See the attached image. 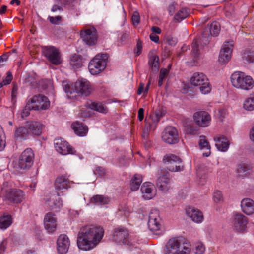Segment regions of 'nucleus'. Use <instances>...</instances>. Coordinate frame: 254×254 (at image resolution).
<instances>
[{"label":"nucleus","mask_w":254,"mask_h":254,"mask_svg":"<svg viewBox=\"0 0 254 254\" xmlns=\"http://www.w3.org/2000/svg\"><path fill=\"white\" fill-rule=\"evenodd\" d=\"M104 235L103 228L91 225L84 227L79 233L77 244L78 248L82 250H90L100 242Z\"/></svg>","instance_id":"obj_1"},{"label":"nucleus","mask_w":254,"mask_h":254,"mask_svg":"<svg viewBox=\"0 0 254 254\" xmlns=\"http://www.w3.org/2000/svg\"><path fill=\"white\" fill-rule=\"evenodd\" d=\"M63 87L69 98H73L71 95L74 93L81 96H88L92 91L90 82L85 79H79L76 81L74 86L67 81H63Z\"/></svg>","instance_id":"obj_2"},{"label":"nucleus","mask_w":254,"mask_h":254,"mask_svg":"<svg viewBox=\"0 0 254 254\" xmlns=\"http://www.w3.org/2000/svg\"><path fill=\"white\" fill-rule=\"evenodd\" d=\"M183 237L170 239L165 247V254H190V248L187 244Z\"/></svg>","instance_id":"obj_3"},{"label":"nucleus","mask_w":254,"mask_h":254,"mask_svg":"<svg viewBox=\"0 0 254 254\" xmlns=\"http://www.w3.org/2000/svg\"><path fill=\"white\" fill-rule=\"evenodd\" d=\"M232 85L235 88L245 90L251 89L254 86V81L250 76H245L242 72H235L231 76Z\"/></svg>","instance_id":"obj_4"},{"label":"nucleus","mask_w":254,"mask_h":254,"mask_svg":"<svg viewBox=\"0 0 254 254\" xmlns=\"http://www.w3.org/2000/svg\"><path fill=\"white\" fill-rule=\"evenodd\" d=\"M34 154L31 148L25 149L20 155L19 159L14 163V167L18 171L27 170L33 165Z\"/></svg>","instance_id":"obj_5"},{"label":"nucleus","mask_w":254,"mask_h":254,"mask_svg":"<svg viewBox=\"0 0 254 254\" xmlns=\"http://www.w3.org/2000/svg\"><path fill=\"white\" fill-rule=\"evenodd\" d=\"M108 54H101L96 55L89 63L88 69L92 75L100 73L106 67Z\"/></svg>","instance_id":"obj_6"},{"label":"nucleus","mask_w":254,"mask_h":254,"mask_svg":"<svg viewBox=\"0 0 254 254\" xmlns=\"http://www.w3.org/2000/svg\"><path fill=\"white\" fill-rule=\"evenodd\" d=\"M191 83L199 86L200 92L204 94L210 92L211 87L206 76L202 72H195L191 78Z\"/></svg>","instance_id":"obj_7"},{"label":"nucleus","mask_w":254,"mask_h":254,"mask_svg":"<svg viewBox=\"0 0 254 254\" xmlns=\"http://www.w3.org/2000/svg\"><path fill=\"white\" fill-rule=\"evenodd\" d=\"M220 31V25L216 21L205 27L201 34L200 43L202 46L207 45L210 41L211 36H217Z\"/></svg>","instance_id":"obj_8"},{"label":"nucleus","mask_w":254,"mask_h":254,"mask_svg":"<svg viewBox=\"0 0 254 254\" xmlns=\"http://www.w3.org/2000/svg\"><path fill=\"white\" fill-rule=\"evenodd\" d=\"M163 162L167 169L171 172L181 171L184 169L182 159L175 155H166L163 157Z\"/></svg>","instance_id":"obj_9"},{"label":"nucleus","mask_w":254,"mask_h":254,"mask_svg":"<svg viewBox=\"0 0 254 254\" xmlns=\"http://www.w3.org/2000/svg\"><path fill=\"white\" fill-rule=\"evenodd\" d=\"M43 53L47 59L55 65H59L62 63L60 52L54 46H43Z\"/></svg>","instance_id":"obj_10"},{"label":"nucleus","mask_w":254,"mask_h":254,"mask_svg":"<svg viewBox=\"0 0 254 254\" xmlns=\"http://www.w3.org/2000/svg\"><path fill=\"white\" fill-rule=\"evenodd\" d=\"M163 140L169 144H174L179 141L177 129L172 126L167 127L162 133Z\"/></svg>","instance_id":"obj_11"},{"label":"nucleus","mask_w":254,"mask_h":254,"mask_svg":"<svg viewBox=\"0 0 254 254\" xmlns=\"http://www.w3.org/2000/svg\"><path fill=\"white\" fill-rule=\"evenodd\" d=\"M158 173L159 176L156 182V186L160 190L166 192L171 189L170 174L164 169H161Z\"/></svg>","instance_id":"obj_12"},{"label":"nucleus","mask_w":254,"mask_h":254,"mask_svg":"<svg viewBox=\"0 0 254 254\" xmlns=\"http://www.w3.org/2000/svg\"><path fill=\"white\" fill-rule=\"evenodd\" d=\"M233 41H225L220 51L218 61L222 64L228 63L231 59Z\"/></svg>","instance_id":"obj_13"},{"label":"nucleus","mask_w":254,"mask_h":254,"mask_svg":"<svg viewBox=\"0 0 254 254\" xmlns=\"http://www.w3.org/2000/svg\"><path fill=\"white\" fill-rule=\"evenodd\" d=\"M29 101L34 110H46L50 106L48 98L41 94L34 96Z\"/></svg>","instance_id":"obj_14"},{"label":"nucleus","mask_w":254,"mask_h":254,"mask_svg":"<svg viewBox=\"0 0 254 254\" xmlns=\"http://www.w3.org/2000/svg\"><path fill=\"white\" fill-rule=\"evenodd\" d=\"M54 146L56 151L62 155L74 153L73 149L68 143L61 138L55 139Z\"/></svg>","instance_id":"obj_15"},{"label":"nucleus","mask_w":254,"mask_h":254,"mask_svg":"<svg viewBox=\"0 0 254 254\" xmlns=\"http://www.w3.org/2000/svg\"><path fill=\"white\" fill-rule=\"evenodd\" d=\"M193 119L197 125L200 127H205L209 124L211 117L207 112L201 111L196 112L194 114Z\"/></svg>","instance_id":"obj_16"},{"label":"nucleus","mask_w":254,"mask_h":254,"mask_svg":"<svg viewBox=\"0 0 254 254\" xmlns=\"http://www.w3.org/2000/svg\"><path fill=\"white\" fill-rule=\"evenodd\" d=\"M158 214V211L156 210H152L149 214L148 226L153 232L159 230L161 227Z\"/></svg>","instance_id":"obj_17"},{"label":"nucleus","mask_w":254,"mask_h":254,"mask_svg":"<svg viewBox=\"0 0 254 254\" xmlns=\"http://www.w3.org/2000/svg\"><path fill=\"white\" fill-rule=\"evenodd\" d=\"M128 236L127 230L122 228L116 229L113 234L114 240L120 244H128Z\"/></svg>","instance_id":"obj_18"},{"label":"nucleus","mask_w":254,"mask_h":254,"mask_svg":"<svg viewBox=\"0 0 254 254\" xmlns=\"http://www.w3.org/2000/svg\"><path fill=\"white\" fill-rule=\"evenodd\" d=\"M57 251L60 254H66L70 246V241L68 237L65 234H61L57 240Z\"/></svg>","instance_id":"obj_19"},{"label":"nucleus","mask_w":254,"mask_h":254,"mask_svg":"<svg viewBox=\"0 0 254 254\" xmlns=\"http://www.w3.org/2000/svg\"><path fill=\"white\" fill-rule=\"evenodd\" d=\"M24 198V193L22 190L13 189L7 192L6 198L11 202L15 203H21Z\"/></svg>","instance_id":"obj_20"},{"label":"nucleus","mask_w":254,"mask_h":254,"mask_svg":"<svg viewBox=\"0 0 254 254\" xmlns=\"http://www.w3.org/2000/svg\"><path fill=\"white\" fill-rule=\"evenodd\" d=\"M80 35L83 41L89 46L94 45L97 41L96 32L94 29L81 31Z\"/></svg>","instance_id":"obj_21"},{"label":"nucleus","mask_w":254,"mask_h":254,"mask_svg":"<svg viewBox=\"0 0 254 254\" xmlns=\"http://www.w3.org/2000/svg\"><path fill=\"white\" fill-rule=\"evenodd\" d=\"M44 224L45 229L48 233H53L57 227V219L51 212L48 213L44 217Z\"/></svg>","instance_id":"obj_22"},{"label":"nucleus","mask_w":254,"mask_h":254,"mask_svg":"<svg viewBox=\"0 0 254 254\" xmlns=\"http://www.w3.org/2000/svg\"><path fill=\"white\" fill-rule=\"evenodd\" d=\"M70 181L65 176H60L56 178L54 187L57 191L63 192L70 188Z\"/></svg>","instance_id":"obj_23"},{"label":"nucleus","mask_w":254,"mask_h":254,"mask_svg":"<svg viewBox=\"0 0 254 254\" xmlns=\"http://www.w3.org/2000/svg\"><path fill=\"white\" fill-rule=\"evenodd\" d=\"M57 195L52 196L46 201V204L49 207L50 209L56 212L59 211L62 206V201L59 197V192H57Z\"/></svg>","instance_id":"obj_24"},{"label":"nucleus","mask_w":254,"mask_h":254,"mask_svg":"<svg viewBox=\"0 0 254 254\" xmlns=\"http://www.w3.org/2000/svg\"><path fill=\"white\" fill-rule=\"evenodd\" d=\"M247 224V217L242 214H237L234 218V226L238 232L244 231Z\"/></svg>","instance_id":"obj_25"},{"label":"nucleus","mask_w":254,"mask_h":254,"mask_svg":"<svg viewBox=\"0 0 254 254\" xmlns=\"http://www.w3.org/2000/svg\"><path fill=\"white\" fill-rule=\"evenodd\" d=\"M25 126H27L32 134L34 135L39 136L42 132L44 125L37 121H29L26 122Z\"/></svg>","instance_id":"obj_26"},{"label":"nucleus","mask_w":254,"mask_h":254,"mask_svg":"<svg viewBox=\"0 0 254 254\" xmlns=\"http://www.w3.org/2000/svg\"><path fill=\"white\" fill-rule=\"evenodd\" d=\"M241 208L244 213L251 215L254 213V201L248 198L243 199L241 201Z\"/></svg>","instance_id":"obj_27"},{"label":"nucleus","mask_w":254,"mask_h":254,"mask_svg":"<svg viewBox=\"0 0 254 254\" xmlns=\"http://www.w3.org/2000/svg\"><path fill=\"white\" fill-rule=\"evenodd\" d=\"M186 214L192 220L196 223H199L202 221L203 216L201 212L198 209L194 208L189 207L186 209Z\"/></svg>","instance_id":"obj_28"},{"label":"nucleus","mask_w":254,"mask_h":254,"mask_svg":"<svg viewBox=\"0 0 254 254\" xmlns=\"http://www.w3.org/2000/svg\"><path fill=\"white\" fill-rule=\"evenodd\" d=\"M71 127L74 130V132L78 136H84L87 133L88 127L82 123L76 121L71 125Z\"/></svg>","instance_id":"obj_29"},{"label":"nucleus","mask_w":254,"mask_h":254,"mask_svg":"<svg viewBox=\"0 0 254 254\" xmlns=\"http://www.w3.org/2000/svg\"><path fill=\"white\" fill-rule=\"evenodd\" d=\"M214 140L217 142L215 146L219 151L225 152L229 146V143L227 138L223 135L214 138Z\"/></svg>","instance_id":"obj_30"},{"label":"nucleus","mask_w":254,"mask_h":254,"mask_svg":"<svg viewBox=\"0 0 254 254\" xmlns=\"http://www.w3.org/2000/svg\"><path fill=\"white\" fill-rule=\"evenodd\" d=\"M153 190V184L150 183H144L141 187L143 197L146 199H151L154 195Z\"/></svg>","instance_id":"obj_31"},{"label":"nucleus","mask_w":254,"mask_h":254,"mask_svg":"<svg viewBox=\"0 0 254 254\" xmlns=\"http://www.w3.org/2000/svg\"><path fill=\"white\" fill-rule=\"evenodd\" d=\"M30 135V132L28 130L27 126L19 127H17L14 133V137L16 139H21L26 140Z\"/></svg>","instance_id":"obj_32"},{"label":"nucleus","mask_w":254,"mask_h":254,"mask_svg":"<svg viewBox=\"0 0 254 254\" xmlns=\"http://www.w3.org/2000/svg\"><path fill=\"white\" fill-rule=\"evenodd\" d=\"M89 108L101 113H107L108 109L106 106L100 102H90L87 103Z\"/></svg>","instance_id":"obj_33"},{"label":"nucleus","mask_w":254,"mask_h":254,"mask_svg":"<svg viewBox=\"0 0 254 254\" xmlns=\"http://www.w3.org/2000/svg\"><path fill=\"white\" fill-rule=\"evenodd\" d=\"M91 203L96 205L107 204L110 202L108 197L102 195H95L90 199Z\"/></svg>","instance_id":"obj_34"},{"label":"nucleus","mask_w":254,"mask_h":254,"mask_svg":"<svg viewBox=\"0 0 254 254\" xmlns=\"http://www.w3.org/2000/svg\"><path fill=\"white\" fill-rule=\"evenodd\" d=\"M200 139L199 142V146L200 149H206L207 151L203 153V156L204 157H208L210 153V146L209 142L205 139V136L201 135L200 136Z\"/></svg>","instance_id":"obj_35"},{"label":"nucleus","mask_w":254,"mask_h":254,"mask_svg":"<svg viewBox=\"0 0 254 254\" xmlns=\"http://www.w3.org/2000/svg\"><path fill=\"white\" fill-rule=\"evenodd\" d=\"M148 64L151 66L152 71L157 73L159 68V58L158 56H152L149 57Z\"/></svg>","instance_id":"obj_36"},{"label":"nucleus","mask_w":254,"mask_h":254,"mask_svg":"<svg viewBox=\"0 0 254 254\" xmlns=\"http://www.w3.org/2000/svg\"><path fill=\"white\" fill-rule=\"evenodd\" d=\"M142 182V176L139 174H135L131 180L130 189L132 191L138 190Z\"/></svg>","instance_id":"obj_37"},{"label":"nucleus","mask_w":254,"mask_h":254,"mask_svg":"<svg viewBox=\"0 0 254 254\" xmlns=\"http://www.w3.org/2000/svg\"><path fill=\"white\" fill-rule=\"evenodd\" d=\"M191 55L193 57V62L197 63V60L199 59L200 57V51L198 49V43L196 40H193L191 44Z\"/></svg>","instance_id":"obj_38"},{"label":"nucleus","mask_w":254,"mask_h":254,"mask_svg":"<svg viewBox=\"0 0 254 254\" xmlns=\"http://www.w3.org/2000/svg\"><path fill=\"white\" fill-rule=\"evenodd\" d=\"M237 173L239 176L245 177L251 173L250 167L245 163H240L238 165Z\"/></svg>","instance_id":"obj_39"},{"label":"nucleus","mask_w":254,"mask_h":254,"mask_svg":"<svg viewBox=\"0 0 254 254\" xmlns=\"http://www.w3.org/2000/svg\"><path fill=\"white\" fill-rule=\"evenodd\" d=\"M189 16V10L186 8L180 9L174 16V20L178 22Z\"/></svg>","instance_id":"obj_40"},{"label":"nucleus","mask_w":254,"mask_h":254,"mask_svg":"<svg viewBox=\"0 0 254 254\" xmlns=\"http://www.w3.org/2000/svg\"><path fill=\"white\" fill-rule=\"evenodd\" d=\"M242 59L248 63L254 62V50L250 49H246L242 54Z\"/></svg>","instance_id":"obj_41"},{"label":"nucleus","mask_w":254,"mask_h":254,"mask_svg":"<svg viewBox=\"0 0 254 254\" xmlns=\"http://www.w3.org/2000/svg\"><path fill=\"white\" fill-rule=\"evenodd\" d=\"M166 114V111L164 110L162 108H159L157 109L153 114L150 115L152 122H154L155 123H157L160 119L163 117Z\"/></svg>","instance_id":"obj_42"},{"label":"nucleus","mask_w":254,"mask_h":254,"mask_svg":"<svg viewBox=\"0 0 254 254\" xmlns=\"http://www.w3.org/2000/svg\"><path fill=\"white\" fill-rule=\"evenodd\" d=\"M12 223V217L10 215L3 216L0 217V228L5 229Z\"/></svg>","instance_id":"obj_43"},{"label":"nucleus","mask_w":254,"mask_h":254,"mask_svg":"<svg viewBox=\"0 0 254 254\" xmlns=\"http://www.w3.org/2000/svg\"><path fill=\"white\" fill-rule=\"evenodd\" d=\"M70 65L73 68H79L82 65L81 59L76 54L72 56L70 60Z\"/></svg>","instance_id":"obj_44"},{"label":"nucleus","mask_w":254,"mask_h":254,"mask_svg":"<svg viewBox=\"0 0 254 254\" xmlns=\"http://www.w3.org/2000/svg\"><path fill=\"white\" fill-rule=\"evenodd\" d=\"M243 107L248 111H252L254 109V95L246 99Z\"/></svg>","instance_id":"obj_45"},{"label":"nucleus","mask_w":254,"mask_h":254,"mask_svg":"<svg viewBox=\"0 0 254 254\" xmlns=\"http://www.w3.org/2000/svg\"><path fill=\"white\" fill-rule=\"evenodd\" d=\"M31 110H33V106H32L31 104H30L29 101H28L27 102V104L24 109L23 110V111L22 112V118H24L25 117H27L30 114V111Z\"/></svg>","instance_id":"obj_46"},{"label":"nucleus","mask_w":254,"mask_h":254,"mask_svg":"<svg viewBox=\"0 0 254 254\" xmlns=\"http://www.w3.org/2000/svg\"><path fill=\"white\" fill-rule=\"evenodd\" d=\"M168 71L166 68H162L160 71L159 78L158 81V86L161 87L163 84V80L165 76L167 75Z\"/></svg>","instance_id":"obj_47"},{"label":"nucleus","mask_w":254,"mask_h":254,"mask_svg":"<svg viewBox=\"0 0 254 254\" xmlns=\"http://www.w3.org/2000/svg\"><path fill=\"white\" fill-rule=\"evenodd\" d=\"M145 125L144 128V130L145 131L149 132L150 131L152 130H154L156 127L157 123H154V122H152V123L151 124L150 122H149L146 119L145 120Z\"/></svg>","instance_id":"obj_48"},{"label":"nucleus","mask_w":254,"mask_h":254,"mask_svg":"<svg viewBox=\"0 0 254 254\" xmlns=\"http://www.w3.org/2000/svg\"><path fill=\"white\" fill-rule=\"evenodd\" d=\"M205 247L203 244L201 242L196 244L195 248V254H203L205 251Z\"/></svg>","instance_id":"obj_49"},{"label":"nucleus","mask_w":254,"mask_h":254,"mask_svg":"<svg viewBox=\"0 0 254 254\" xmlns=\"http://www.w3.org/2000/svg\"><path fill=\"white\" fill-rule=\"evenodd\" d=\"M213 199L216 203L223 201V195L222 192L218 190H216L213 193Z\"/></svg>","instance_id":"obj_50"},{"label":"nucleus","mask_w":254,"mask_h":254,"mask_svg":"<svg viewBox=\"0 0 254 254\" xmlns=\"http://www.w3.org/2000/svg\"><path fill=\"white\" fill-rule=\"evenodd\" d=\"M142 49V42L140 39H138L136 47L134 49V53L136 54V56H138L141 53Z\"/></svg>","instance_id":"obj_51"},{"label":"nucleus","mask_w":254,"mask_h":254,"mask_svg":"<svg viewBox=\"0 0 254 254\" xmlns=\"http://www.w3.org/2000/svg\"><path fill=\"white\" fill-rule=\"evenodd\" d=\"M51 23L55 25H58L60 22L62 21V17L61 16H57L55 17L49 16L48 18Z\"/></svg>","instance_id":"obj_52"},{"label":"nucleus","mask_w":254,"mask_h":254,"mask_svg":"<svg viewBox=\"0 0 254 254\" xmlns=\"http://www.w3.org/2000/svg\"><path fill=\"white\" fill-rule=\"evenodd\" d=\"M131 19L133 25H137L139 23L140 16L138 12L135 11L133 12Z\"/></svg>","instance_id":"obj_53"},{"label":"nucleus","mask_w":254,"mask_h":254,"mask_svg":"<svg viewBox=\"0 0 254 254\" xmlns=\"http://www.w3.org/2000/svg\"><path fill=\"white\" fill-rule=\"evenodd\" d=\"M13 79V76L11 72H7L6 77L3 80L4 85H6L9 84Z\"/></svg>","instance_id":"obj_54"},{"label":"nucleus","mask_w":254,"mask_h":254,"mask_svg":"<svg viewBox=\"0 0 254 254\" xmlns=\"http://www.w3.org/2000/svg\"><path fill=\"white\" fill-rule=\"evenodd\" d=\"M94 173L95 175L102 177L105 174V170L102 167H97L94 170Z\"/></svg>","instance_id":"obj_55"},{"label":"nucleus","mask_w":254,"mask_h":254,"mask_svg":"<svg viewBox=\"0 0 254 254\" xmlns=\"http://www.w3.org/2000/svg\"><path fill=\"white\" fill-rule=\"evenodd\" d=\"M166 40L168 44L171 46H175L177 43V39L171 36H168L166 38Z\"/></svg>","instance_id":"obj_56"},{"label":"nucleus","mask_w":254,"mask_h":254,"mask_svg":"<svg viewBox=\"0 0 254 254\" xmlns=\"http://www.w3.org/2000/svg\"><path fill=\"white\" fill-rule=\"evenodd\" d=\"M177 5V4L173 2L170 4H169L168 7V11L170 15H173L175 11L176 7Z\"/></svg>","instance_id":"obj_57"},{"label":"nucleus","mask_w":254,"mask_h":254,"mask_svg":"<svg viewBox=\"0 0 254 254\" xmlns=\"http://www.w3.org/2000/svg\"><path fill=\"white\" fill-rule=\"evenodd\" d=\"M150 39H151V41L154 42L156 43H159V37L155 34H154L153 33L151 34L150 35Z\"/></svg>","instance_id":"obj_58"},{"label":"nucleus","mask_w":254,"mask_h":254,"mask_svg":"<svg viewBox=\"0 0 254 254\" xmlns=\"http://www.w3.org/2000/svg\"><path fill=\"white\" fill-rule=\"evenodd\" d=\"M144 109L143 108H140L138 110V117L140 121H142L144 118Z\"/></svg>","instance_id":"obj_59"},{"label":"nucleus","mask_w":254,"mask_h":254,"mask_svg":"<svg viewBox=\"0 0 254 254\" xmlns=\"http://www.w3.org/2000/svg\"><path fill=\"white\" fill-rule=\"evenodd\" d=\"M57 10L63 11V9L62 8V7L61 6H60L59 5H58L56 4L54 5L51 8V11L52 12H56Z\"/></svg>","instance_id":"obj_60"},{"label":"nucleus","mask_w":254,"mask_h":254,"mask_svg":"<svg viewBox=\"0 0 254 254\" xmlns=\"http://www.w3.org/2000/svg\"><path fill=\"white\" fill-rule=\"evenodd\" d=\"M151 30L153 33L156 34H160L161 32V29L157 26H153L151 28Z\"/></svg>","instance_id":"obj_61"},{"label":"nucleus","mask_w":254,"mask_h":254,"mask_svg":"<svg viewBox=\"0 0 254 254\" xmlns=\"http://www.w3.org/2000/svg\"><path fill=\"white\" fill-rule=\"evenodd\" d=\"M5 147V141L0 137V151H2Z\"/></svg>","instance_id":"obj_62"},{"label":"nucleus","mask_w":254,"mask_h":254,"mask_svg":"<svg viewBox=\"0 0 254 254\" xmlns=\"http://www.w3.org/2000/svg\"><path fill=\"white\" fill-rule=\"evenodd\" d=\"M8 58V55L7 54H3L2 56H0V63L6 61Z\"/></svg>","instance_id":"obj_63"},{"label":"nucleus","mask_w":254,"mask_h":254,"mask_svg":"<svg viewBox=\"0 0 254 254\" xmlns=\"http://www.w3.org/2000/svg\"><path fill=\"white\" fill-rule=\"evenodd\" d=\"M129 37V34L127 33H123L121 37V41L124 42L126 41Z\"/></svg>","instance_id":"obj_64"}]
</instances>
